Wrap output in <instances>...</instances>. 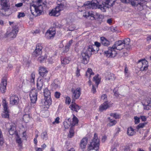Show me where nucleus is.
<instances>
[{
  "instance_id": "nucleus-23",
  "label": "nucleus",
  "mask_w": 151,
  "mask_h": 151,
  "mask_svg": "<svg viewBox=\"0 0 151 151\" xmlns=\"http://www.w3.org/2000/svg\"><path fill=\"white\" fill-rule=\"evenodd\" d=\"M88 143V139L86 137L83 138L80 142V148L82 149H84L86 147Z\"/></svg>"
},
{
  "instance_id": "nucleus-1",
  "label": "nucleus",
  "mask_w": 151,
  "mask_h": 151,
  "mask_svg": "<svg viewBox=\"0 0 151 151\" xmlns=\"http://www.w3.org/2000/svg\"><path fill=\"white\" fill-rule=\"evenodd\" d=\"M47 3L42 0H37L36 4L33 3L30 4V9L32 14L36 17L41 14L43 9L47 7Z\"/></svg>"
},
{
  "instance_id": "nucleus-61",
  "label": "nucleus",
  "mask_w": 151,
  "mask_h": 151,
  "mask_svg": "<svg viewBox=\"0 0 151 151\" xmlns=\"http://www.w3.org/2000/svg\"><path fill=\"white\" fill-rule=\"evenodd\" d=\"M69 48H70V47H69L68 46H67L66 45L65 46L64 49V50L63 52H68L69 51Z\"/></svg>"
},
{
  "instance_id": "nucleus-20",
  "label": "nucleus",
  "mask_w": 151,
  "mask_h": 151,
  "mask_svg": "<svg viewBox=\"0 0 151 151\" xmlns=\"http://www.w3.org/2000/svg\"><path fill=\"white\" fill-rule=\"evenodd\" d=\"M66 1L65 0H58V6L56 7L58 8V9L60 12L63 10L64 7L66 6Z\"/></svg>"
},
{
  "instance_id": "nucleus-17",
  "label": "nucleus",
  "mask_w": 151,
  "mask_h": 151,
  "mask_svg": "<svg viewBox=\"0 0 151 151\" xmlns=\"http://www.w3.org/2000/svg\"><path fill=\"white\" fill-rule=\"evenodd\" d=\"M6 85L7 80L6 78H3L2 79L0 87L1 91L2 93H4L5 92Z\"/></svg>"
},
{
  "instance_id": "nucleus-50",
  "label": "nucleus",
  "mask_w": 151,
  "mask_h": 151,
  "mask_svg": "<svg viewBox=\"0 0 151 151\" xmlns=\"http://www.w3.org/2000/svg\"><path fill=\"white\" fill-rule=\"evenodd\" d=\"M134 122L135 124H137L139 123L140 122L139 118L137 116H135L134 117Z\"/></svg>"
},
{
  "instance_id": "nucleus-36",
  "label": "nucleus",
  "mask_w": 151,
  "mask_h": 151,
  "mask_svg": "<svg viewBox=\"0 0 151 151\" xmlns=\"http://www.w3.org/2000/svg\"><path fill=\"white\" fill-rule=\"evenodd\" d=\"M99 75L98 74L97 76H94L93 78V81L95 82L97 87L100 81V78L99 77Z\"/></svg>"
},
{
  "instance_id": "nucleus-43",
  "label": "nucleus",
  "mask_w": 151,
  "mask_h": 151,
  "mask_svg": "<svg viewBox=\"0 0 151 151\" xmlns=\"http://www.w3.org/2000/svg\"><path fill=\"white\" fill-rule=\"evenodd\" d=\"M110 116L113 117L116 119H119L120 118V115L116 113H111L110 114Z\"/></svg>"
},
{
  "instance_id": "nucleus-55",
  "label": "nucleus",
  "mask_w": 151,
  "mask_h": 151,
  "mask_svg": "<svg viewBox=\"0 0 151 151\" xmlns=\"http://www.w3.org/2000/svg\"><path fill=\"white\" fill-rule=\"evenodd\" d=\"M116 88H114L113 91L114 93V95L116 97H118L119 96V94L118 92L115 90Z\"/></svg>"
},
{
  "instance_id": "nucleus-58",
  "label": "nucleus",
  "mask_w": 151,
  "mask_h": 151,
  "mask_svg": "<svg viewBox=\"0 0 151 151\" xmlns=\"http://www.w3.org/2000/svg\"><path fill=\"white\" fill-rule=\"evenodd\" d=\"M70 97H66L65 100V103L66 104H69L70 103Z\"/></svg>"
},
{
  "instance_id": "nucleus-4",
  "label": "nucleus",
  "mask_w": 151,
  "mask_h": 151,
  "mask_svg": "<svg viewBox=\"0 0 151 151\" xmlns=\"http://www.w3.org/2000/svg\"><path fill=\"white\" fill-rule=\"evenodd\" d=\"M44 94L45 100L44 104L46 107L48 108L51 104L52 100L51 99L50 92L47 88L45 89L44 91Z\"/></svg>"
},
{
  "instance_id": "nucleus-56",
  "label": "nucleus",
  "mask_w": 151,
  "mask_h": 151,
  "mask_svg": "<svg viewBox=\"0 0 151 151\" xmlns=\"http://www.w3.org/2000/svg\"><path fill=\"white\" fill-rule=\"evenodd\" d=\"M75 29V27L73 25L70 26L68 28V29L69 31H72L74 30Z\"/></svg>"
},
{
  "instance_id": "nucleus-7",
  "label": "nucleus",
  "mask_w": 151,
  "mask_h": 151,
  "mask_svg": "<svg viewBox=\"0 0 151 151\" xmlns=\"http://www.w3.org/2000/svg\"><path fill=\"white\" fill-rule=\"evenodd\" d=\"M137 64L141 71L145 70L147 69L148 62L145 59L139 60Z\"/></svg>"
},
{
  "instance_id": "nucleus-37",
  "label": "nucleus",
  "mask_w": 151,
  "mask_h": 151,
  "mask_svg": "<svg viewBox=\"0 0 151 151\" xmlns=\"http://www.w3.org/2000/svg\"><path fill=\"white\" fill-rule=\"evenodd\" d=\"M94 74L91 69L88 68L86 72V76L87 77H91V75H93Z\"/></svg>"
},
{
  "instance_id": "nucleus-40",
  "label": "nucleus",
  "mask_w": 151,
  "mask_h": 151,
  "mask_svg": "<svg viewBox=\"0 0 151 151\" xmlns=\"http://www.w3.org/2000/svg\"><path fill=\"white\" fill-rule=\"evenodd\" d=\"M4 140L3 135L2 131L0 129V147L3 145Z\"/></svg>"
},
{
  "instance_id": "nucleus-9",
  "label": "nucleus",
  "mask_w": 151,
  "mask_h": 151,
  "mask_svg": "<svg viewBox=\"0 0 151 151\" xmlns=\"http://www.w3.org/2000/svg\"><path fill=\"white\" fill-rule=\"evenodd\" d=\"M37 92L35 89H32L30 92L29 96L31 103L35 104L37 100Z\"/></svg>"
},
{
  "instance_id": "nucleus-15",
  "label": "nucleus",
  "mask_w": 151,
  "mask_h": 151,
  "mask_svg": "<svg viewBox=\"0 0 151 151\" xmlns=\"http://www.w3.org/2000/svg\"><path fill=\"white\" fill-rule=\"evenodd\" d=\"M19 102L18 97L15 95H12L10 96L9 104L12 106L17 105Z\"/></svg>"
},
{
  "instance_id": "nucleus-31",
  "label": "nucleus",
  "mask_w": 151,
  "mask_h": 151,
  "mask_svg": "<svg viewBox=\"0 0 151 151\" xmlns=\"http://www.w3.org/2000/svg\"><path fill=\"white\" fill-rule=\"evenodd\" d=\"M136 133L132 127H130L128 128L127 134L130 136H133Z\"/></svg>"
},
{
  "instance_id": "nucleus-14",
  "label": "nucleus",
  "mask_w": 151,
  "mask_h": 151,
  "mask_svg": "<svg viewBox=\"0 0 151 151\" xmlns=\"http://www.w3.org/2000/svg\"><path fill=\"white\" fill-rule=\"evenodd\" d=\"M42 46L40 44H37L36 48L33 53V55L36 57L41 55L42 53Z\"/></svg>"
},
{
  "instance_id": "nucleus-21",
  "label": "nucleus",
  "mask_w": 151,
  "mask_h": 151,
  "mask_svg": "<svg viewBox=\"0 0 151 151\" xmlns=\"http://www.w3.org/2000/svg\"><path fill=\"white\" fill-rule=\"evenodd\" d=\"M0 4L2 6L1 10L6 11L9 9V6L7 4V0H1Z\"/></svg>"
},
{
  "instance_id": "nucleus-26",
  "label": "nucleus",
  "mask_w": 151,
  "mask_h": 151,
  "mask_svg": "<svg viewBox=\"0 0 151 151\" xmlns=\"http://www.w3.org/2000/svg\"><path fill=\"white\" fill-rule=\"evenodd\" d=\"M110 107L108 101H105L102 104H101L99 107V110L100 111H103L105 110L108 108Z\"/></svg>"
},
{
  "instance_id": "nucleus-52",
  "label": "nucleus",
  "mask_w": 151,
  "mask_h": 151,
  "mask_svg": "<svg viewBox=\"0 0 151 151\" xmlns=\"http://www.w3.org/2000/svg\"><path fill=\"white\" fill-rule=\"evenodd\" d=\"M25 16V14L24 12H19L17 17L18 18L24 17Z\"/></svg>"
},
{
  "instance_id": "nucleus-10",
  "label": "nucleus",
  "mask_w": 151,
  "mask_h": 151,
  "mask_svg": "<svg viewBox=\"0 0 151 151\" xmlns=\"http://www.w3.org/2000/svg\"><path fill=\"white\" fill-rule=\"evenodd\" d=\"M116 49V48L112 47H109L108 50L104 52L105 53L106 55V56L108 57H114L116 55V52L114 50Z\"/></svg>"
},
{
  "instance_id": "nucleus-53",
  "label": "nucleus",
  "mask_w": 151,
  "mask_h": 151,
  "mask_svg": "<svg viewBox=\"0 0 151 151\" xmlns=\"http://www.w3.org/2000/svg\"><path fill=\"white\" fill-rule=\"evenodd\" d=\"M31 78H30V82L32 83L34 82V79L35 78V75L33 73H32L31 75Z\"/></svg>"
},
{
  "instance_id": "nucleus-32",
  "label": "nucleus",
  "mask_w": 151,
  "mask_h": 151,
  "mask_svg": "<svg viewBox=\"0 0 151 151\" xmlns=\"http://www.w3.org/2000/svg\"><path fill=\"white\" fill-rule=\"evenodd\" d=\"M16 131L15 127L13 125H10V128L9 130V134L11 135H12L14 134Z\"/></svg>"
},
{
  "instance_id": "nucleus-16",
  "label": "nucleus",
  "mask_w": 151,
  "mask_h": 151,
  "mask_svg": "<svg viewBox=\"0 0 151 151\" xmlns=\"http://www.w3.org/2000/svg\"><path fill=\"white\" fill-rule=\"evenodd\" d=\"M113 46V47L116 48V49L119 50H122L125 47L123 42L121 40L115 42Z\"/></svg>"
},
{
  "instance_id": "nucleus-6",
  "label": "nucleus",
  "mask_w": 151,
  "mask_h": 151,
  "mask_svg": "<svg viewBox=\"0 0 151 151\" xmlns=\"http://www.w3.org/2000/svg\"><path fill=\"white\" fill-rule=\"evenodd\" d=\"M72 93V100L73 102H75V100L78 99L79 97L81 94V90L79 88H78L75 89L72 88L71 89Z\"/></svg>"
},
{
  "instance_id": "nucleus-28",
  "label": "nucleus",
  "mask_w": 151,
  "mask_h": 151,
  "mask_svg": "<svg viewBox=\"0 0 151 151\" xmlns=\"http://www.w3.org/2000/svg\"><path fill=\"white\" fill-rule=\"evenodd\" d=\"M106 80H109L114 81L116 78V77L114 75L111 73H107L106 74Z\"/></svg>"
},
{
  "instance_id": "nucleus-63",
  "label": "nucleus",
  "mask_w": 151,
  "mask_h": 151,
  "mask_svg": "<svg viewBox=\"0 0 151 151\" xmlns=\"http://www.w3.org/2000/svg\"><path fill=\"white\" fill-rule=\"evenodd\" d=\"M91 91L93 93H95L96 92V88L93 85L92 86V87L91 89Z\"/></svg>"
},
{
  "instance_id": "nucleus-33",
  "label": "nucleus",
  "mask_w": 151,
  "mask_h": 151,
  "mask_svg": "<svg viewBox=\"0 0 151 151\" xmlns=\"http://www.w3.org/2000/svg\"><path fill=\"white\" fill-rule=\"evenodd\" d=\"M37 88L38 90H40L43 85V81L42 79L38 80L37 82Z\"/></svg>"
},
{
  "instance_id": "nucleus-25",
  "label": "nucleus",
  "mask_w": 151,
  "mask_h": 151,
  "mask_svg": "<svg viewBox=\"0 0 151 151\" xmlns=\"http://www.w3.org/2000/svg\"><path fill=\"white\" fill-rule=\"evenodd\" d=\"M129 3H131V4L133 6H137L139 5L141 6V9H143V4L141 2H139L137 0H131L129 2Z\"/></svg>"
},
{
  "instance_id": "nucleus-13",
  "label": "nucleus",
  "mask_w": 151,
  "mask_h": 151,
  "mask_svg": "<svg viewBox=\"0 0 151 151\" xmlns=\"http://www.w3.org/2000/svg\"><path fill=\"white\" fill-rule=\"evenodd\" d=\"M90 56L83 51V52L81 53V56L82 63L84 64H87L89 61Z\"/></svg>"
},
{
  "instance_id": "nucleus-44",
  "label": "nucleus",
  "mask_w": 151,
  "mask_h": 151,
  "mask_svg": "<svg viewBox=\"0 0 151 151\" xmlns=\"http://www.w3.org/2000/svg\"><path fill=\"white\" fill-rule=\"evenodd\" d=\"M90 19L93 20L95 19L96 17H94V14H93L92 11H89Z\"/></svg>"
},
{
  "instance_id": "nucleus-11",
  "label": "nucleus",
  "mask_w": 151,
  "mask_h": 151,
  "mask_svg": "<svg viewBox=\"0 0 151 151\" xmlns=\"http://www.w3.org/2000/svg\"><path fill=\"white\" fill-rule=\"evenodd\" d=\"M97 6V4L95 2L93 1L91 2L88 1L84 4L82 6V8H85L93 9L96 8Z\"/></svg>"
},
{
  "instance_id": "nucleus-57",
  "label": "nucleus",
  "mask_w": 151,
  "mask_h": 151,
  "mask_svg": "<svg viewBox=\"0 0 151 151\" xmlns=\"http://www.w3.org/2000/svg\"><path fill=\"white\" fill-rule=\"evenodd\" d=\"M60 93L58 92H55V96L56 98H59L60 97Z\"/></svg>"
},
{
  "instance_id": "nucleus-19",
  "label": "nucleus",
  "mask_w": 151,
  "mask_h": 151,
  "mask_svg": "<svg viewBox=\"0 0 151 151\" xmlns=\"http://www.w3.org/2000/svg\"><path fill=\"white\" fill-rule=\"evenodd\" d=\"M48 71L46 70V68L43 67H42L40 68L39 70V73L40 76L44 78L45 79H46V76L47 73Z\"/></svg>"
},
{
  "instance_id": "nucleus-24",
  "label": "nucleus",
  "mask_w": 151,
  "mask_h": 151,
  "mask_svg": "<svg viewBox=\"0 0 151 151\" xmlns=\"http://www.w3.org/2000/svg\"><path fill=\"white\" fill-rule=\"evenodd\" d=\"M123 42L124 46L125 48L127 50H129L131 48V45H130V39L129 38L125 39L124 40H122Z\"/></svg>"
},
{
  "instance_id": "nucleus-48",
  "label": "nucleus",
  "mask_w": 151,
  "mask_h": 151,
  "mask_svg": "<svg viewBox=\"0 0 151 151\" xmlns=\"http://www.w3.org/2000/svg\"><path fill=\"white\" fill-rule=\"evenodd\" d=\"M94 45L96 47V48H97L96 50V51H98L99 50V47L100 46V43L97 42H95Z\"/></svg>"
},
{
  "instance_id": "nucleus-54",
  "label": "nucleus",
  "mask_w": 151,
  "mask_h": 151,
  "mask_svg": "<svg viewBox=\"0 0 151 151\" xmlns=\"http://www.w3.org/2000/svg\"><path fill=\"white\" fill-rule=\"evenodd\" d=\"M89 12H86L84 14H83V16L84 17H85L86 18L89 17Z\"/></svg>"
},
{
  "instance_id": "nucleus-22",
  "label": "nucleus",
  "mask_w": 151,
  "mask_h": 151,
  "mask_svg": "<svg viewBox=\"0 0 151 151\" xmlns=\"http://www.w3.org/2000/svg\"><path fill=\"white\" fill-rule=\"evenodd\" d=\"M49 14L50 16L58 17L60 14V11L58 8L56 7L49 12Z\"/></svg>"
},
{
  "instance_id": "nucleus-49",
  "label": "nucleus",
  "mask_w": 151,
  "mask_h": 151,
  "mask_svg": "<svg viewBox=\"0 0 151 151\" xmlns=\"http://www.w3.org/2000/svg\"><path fill=\"white\" fill-rule=\"evenodd\" d=\"M101 98L105 102L107 101V95L106 94H103L101 96Z\"/></svg>"
},
{
  "instance_id": "nucleus-35",
  "label": "nucleus",
  "mask_w": 151,
  "mask_h": 151,
  "mask_svg": "<svg viewBox=\"0 0 151 151\" xmlns=\"http://www.w3.org/2000/svg\"><path fill=\"white\" fill-rule=\"evenodd\" d=\"M73 118L72 123L71 124V127H72L77 124L78 122V120L77 118L74 114H73Z\"/></svg>"
},
{
  "instance_id": "nucleus-18",
  "label": "nucleus",
  "mask_w": 151,
  "mask_h": 151,
  "mask_svg": "<svg viewBox=\"0 0 151 151\" xmlns=\"http://www.w3.org/2000/svg\"><path fill=\"white\" fill-rule=\"evenodd\" d=\"M55 34V28H50L47 31L45 35L47 38L50 39L52 37H54Z\"/></svg>"
},
{
  "instance_id": "nucleus-27",
  "label": "nucleus",
  "mask_w": 151,
  "mask_h": 151,
  "mask_svg": "<svg viewBox=\"0 0 151 151\" xmlns=\"http://www.w3.org/2000/svg\"><path fill=\"white\" fill-rule=\"evenodd\" d=\"M69 108L71 109L73 111L77 112L78 111L79 109L80 108L79 106L76 104L75 102H73L72 101V104L69 106Z\"/></svg>"
},
{
  "instance_id": "nucleus-62",
  "label": "nucleus",
  "mask_w": 151,
  "mask_h": 151,
  "mask_svg": "<svg viewBox=\"0 0 151 151\" xmlns=\"http://www.w3.org/2000/svg\"><path fill=\"white\" fill-rule=\"evenodd\" d=\"M116 131L115 133V135L117 136L119 133L120 132V129L119 128H117L116 129Z\"/></svg>"
},
{
  "instance_id": "nucleus-38",
  "label": "nucleus",
  "mask_w": 151,
  "mask_h": 151,
  "mask_svg": "<svg viewBox=\"0 0 151 151\" xmlns=\"http://www.w3.org/2000/svg\"><path fill=\"white\" fill-rule=\"evenodd\" d=\"M23 120L26 123H27L30 119L29 114H24L23 117Z\"/></svg>"
},
{
  "instance_id": "nucleus-47",
  "label": "nucleus",
  "mask_w": 151,
  "mask_h": 151,
  "mask_svg": "<svg viewBox=\"0 0 151 151\" xmlns=\"http://www.w3.org/2000/svg\"><path fill=\"white\" fill-rule=\"evenodd\" d=\"M147 103L148 104H147L144 106V109H146L147 110H148L151 109V106H150V104H149V102L148 101H147Z\"/></svg>"
},
{
  "instance_id": "nucleus-51",
  "label": "nucleus",
  "mask_w": 151,
  "mask_h": 151,
  "mask_svg": "<svg viewBox=\"0 0 151 151\" xmlns=\"http://www.w3.org/2000/svg\"><path fill=\"white\" fill-rule=\"evenodd\" d=\"M145 125V123H140L137 127V129H139L140 128H143Z\"/></svg>"
},
{
  "instance_id": "nucleus-45",
  "label": "nucleus",
  "mask_w": 151,
  "mask_h": 151,
  "mask_svg": "<svg viewBox=\"0 0 151 151\" xmlns=\"http://www.w3.org/2000/svg\"><path fill=\"white\" fill-rule=\"evenodd\" d=\"M8 52L11 53H12L15 52V49L14 47H10L8 50Z\"/></svg>"
},
{
  "instance_id": "nucleus-29",
  "label": "nucleus",
  "mask_w": 151,
  "mask_h": 151,
  "mask_svg": "<svg viewBox=\"0 0 151 151\" xmlns=\"http://www.w3.org/2000/svg\"><path fill=\"white\" fill-rule=\"evenodd\" d=\"M70 60V59L68 57L61 58V64L64 65L68 64L69 63Z\"/></svg>"
},
{
  "instance_id": "nucleus-8",
  "label": "nucleus",
  "mask_w": 151,
  "mask_h": 151,
  "mask_svg": "<svg viewBox=\"0 0 151 151\" xmlns=\"http://www.w3.org/2000/svg\"><path fill=\"white\" fill-rule=\"evenodd\" d=\"M96 47L94 45H89L85 47L83 51L91 56L96 51L95 49Z\"/></svg>"
},
{
  "instance_id": "nucleus-3",
  "label": "nucleus",
  "mask_w": 151,
  "mask_h": 151,
  "mask_svg": "<svg viewBox=\"0 0 151 151\" xmlns=\"http://www.w3.org/2000/svg\"><path fill=\"white\" fill-rule=\"evenodd\" d=\"M116 0H104L101 4H99L98 8L103 12H105L109 6H113Z\"/></svg>"
},
{
  "instance_id": "nucleus-41",
  "label": "nucleus",
  "mask_w": 151,
  "mask_h": 151,
  "mask_svg": "<svg viewBox=\"0 0 151 151\" xmlns=\"http://www.w3.org/2000/svg\"><path fill=\"white\" fill-rule=\"evenodd\" d=\"M110 122V123L109 124V126H112L115 125L116 123V122L115 120H113L111 119L110 117L108 118Z\"/></svg>"
},
{
  "instance_id": "nucleus-59",
  "label": "nucleus",
  "mask_w": 151,
  "mask_h": 151,
  "mask_svg": "<svg viewBox=\"0 0 151 151\" xmlns=\"http://www.w3.org/2000/svg\"><path fill=\"white\" fill-rule=\"evenodd\" d=\"M130 0H120L121 2L122 3L128 4L129 3Z\"/></svg>"
},
{
  "instance_id": "nucleus-46",
  "label": "nucleus",
  "mask_w": 151,
  "mask_h": 151,
  "mask_svg": "<svg viewBox=\"0 0 151 151\" xmlns=\"http://www.w3.org/2000/svg\"><path fill=\"white\" fill-rule=\"evenodd\" d=\"M46 58L45 57L41 56L38 58V60L40 63H42L45 60Z\"/></svg>"
},
{
  "instance_id": "nucleus-34",
  "label": "nucleus",
  "mask_w": 151,
  "mask_h": 151,
  "mask_svg": "<svg viewBox=\"0 0 151 151\" xmlns=\"http://www.w3.org/2000/svg\"><path fill=\"white\" fill-rule=\"evenodd\" d=\"M40 137L41 138L44 140H46L48 139L47 134L46 131L42 132L40 135Z\"/></svg>"
},
{
  "instance_id": "nucleus-42",
  "label": "nucleus",
  "mask_w": 151,
  "mask_h": 151,
  "mask_svg": "<svg viewBox=\"0 0 151 151\" xmlns=\"http://www.w3.org/2000/svg\"><path fill=\"white\" fill-rule=\"evenodd\" d=\"M63 123L64 127L65 129H68L70 126L71 125V122H68L66 120Z\"/></svg>"
},
{
  "instance_id": "nucleus-60",
  "label": "nucleus",
  "mask_w": 151,
  "mask_h": 151,
  "mask_svg": "<svg viewBox=\"0 0 151 151\" xmlns=\"http://www.w3.org/2000/svg\"><path fill=\"white\" fill-rule=\"evenodd\" d=\"M60 120V118L59 117H57L55 119V121L54 122H53V124H55V123L57 124H58L59 123V120Z\"/></svg>"
},
{
  "instance_id": "nucleus-30",
  "label": "nucleus",
  "mask_w": 151,
  "mask_h": 151,
  "mask_svg": "<svg viewBox=\"0 0 151 151\" xmlns=\"http://www.w3.org/2000/svg\"><path fill=\"white\" fill-rule=\"evenodd\" d=\"M101 44L104 45L108 46L110 45V42L105 37H102L101 38Z\"/></svg>"
},
{
  "instance_id": "nucleus-5",
  "label": "nucleus",
  "mask_w": 151,
  "mask_h": 151,
  "mask_svg": "<svg viewBox=\"0 0 151 151\" xmlns=\"http://www.w3.org/2000/svg\"><path fill=\"white\" fill-rule=\"evenodd\" d=\"M19 30L18 25L15 24H13L12 27L11 31L10 32H7L6 34V36L9 38H14L16 37Z\"/></svg>"
},
{
  "instance_id": "nucleus-39",
  "label": "nucleus",
  "mask_w": 151,
  "mask_h": 151,
  "mask_svg": "<svg viewBox=\"0 0 151 151\" xmlns=\"http://www.w3.org/2000/svg\"><path fill=\"white\" fill-rule=\"evenodd\" d=\"M74 129L71 127L70 129L69 134H68V136L69 137L71 138L74 136Z\"/></svg>"
},
{
  "instance_id": "nucleus-2",
  "label": "nucleus",
  "mask_w": 151,
  "mask_h": 151,
  "mask_svg": "<svg viewBox=\"0 0 151 151\" xmlns=\"http://www.w3.org/2000/svg\"><path fill=\"white\" fill-rule=\"evenodd\" d=\"M100 145L99 140L98 138L97 134L95 133L94 134L92 141L88 145V150L90 151L94 150L97 151Z\"/></svg>"
},
{
  "instance_id": "nucleus-12",
  "label": "nucleus",
  "mask_w": 151,
  "mask_h": 151,
  "mask_svg": "<svg viewBox=\"0 0 151 151\" xmlns=\"http://www.w3.org/2000/svg\"><path fill=\"white\" fill-rule=\"evenodd\" d=\"M2 103L4 111V114L3 116V117L5 118H8L9 117V114L8 113V103L6 102V99H3Z\"/></svg>"
},
{
  "instance_id": "nucleus-64",
  "label": "nucleus",
  "mask_w": 151,
  "mask_h": 151,
  "mask_svg": "<svg viewBox=\"0 0 151 151\" xmlns=\"http://www.w3.org/2000/svg\"><path fill=\"white\" fill-rule=\"evenodd\" d=\"M146 40L147 41L151 40V35H147L146 38Z\"/></svg>"
}]
</instances>
